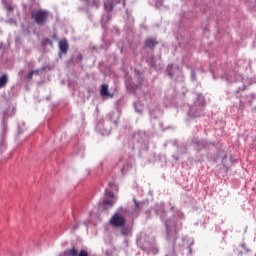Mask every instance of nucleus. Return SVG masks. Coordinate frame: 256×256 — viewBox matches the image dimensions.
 <instances>
[{"instance_id": "obj_2", "label": "nucleus", "mask_w": 256, "mask_h": 256, "mask_svg": "<svg viewBox=\"0 0 256 256\" xmlns=\"http://www.w3.org/2000/svg\"><path fill=\"white\" fill-rule=\"evenodd\" d=\"M32 19L37 23V25H45L47 23V18L49 17V12L43 9L34 10L31 12Z\"/></svg>"}, {"instance_id": "obj_12", "label": "nucleus", "mask_w": 256, "mask_h": 256, "mask_svg": "<svg viewBox=\"0 0 256 256\" xmlns=\"http://www.w3.org/2000/svg\"><path fill=\"white\" fill-rule=\"evenodd\" d=\"M134 211H141V203L134 199Z\"/></svg>"}, {"instance_id": "obj_16", "label": "nucleus", "mask_w": 256, "mask_h": 256, "mask_svg": "<svg viewBox=\"0 0 256 256\" xmlns=\"http://www.w3.org/2000/svg\"><path fill=\"white\" fill-rule=\"evenodd\" d=\"M93 5H95L96 7H99V0H94Z\"/></svg>"}, {"instance_id": "obj_7", "label": "nucleus", "mask_w": 256, "mask_h": 256, "mask_svg": "<svg viewBox=\"0 0 256 256\" xmlns=\"http://www.w3.org/2000/svg\"><path fill=\"white\" fill-rule=\"evenodd\" d=\"M9 83V78L7 77V74H4L0 77V89H3Z\"/></svg>"}, {"instance_id": "obj_5", "label": "nucleus", "mask_w": 256, "mask_h": 256, "mask_svg": "<svg viewBox=\"0 0 256 256\" xmlns=\"http://www.w3.org/2000/svg\"><path fill=\"white\" fill-rule=\"evenodd\" d=\"M100 95L101 97H109L110 99H113V94L109 93V85L102 84L100 89Z\"/></svg>"}, {"instance_id": "obj_1", "label": "nucleus", "mask_w": 256, "mask_h": 256, "mask_svg": "<svg viewBox=\"0 0 256 256\" xmlns=\"http://www.w3.org/2000/svg\"><path fill=\"white\" fill-rule=\"evenodd\" d=\"M109 224L115 229H119V227H125V225H127V218L125 217V214H123L122 208L111 216L109 219Z\"/></svg>"}, {"instance_id": "obj_3", "label": "nucleus", "mask_w": 256, "mask_h": 256, "mask_svg": "<svg viewBox=\"0 0 256 256\" xmlns=\"http://www.w3.org/2000/svg\"><path fill=\"white\" fill-rule=\"evenodd\" d=\"M157 45H159V41H157L156 38H146L144 41V47H146V49H150V51H155V47H157Z\"/></svg>"}, {"instance_id": "obj_10", "label": "nucleus", "mask_w": 256, "mask_h": 256, "mask_svg": "<svg viewBox=\"0 0 256 256\" xmlns=\"http://www.w3.org/2000/svg\"><path fill=\"white\" fill-rule=\"evenodd\" d=\"M104 9H106V11H113V2H105Z\"/></svg>"}, {"instance_id": "obj_19", "label": "nucleus", "mask_w": 256, "mask_h": 256, "mask_svg": "<svg viewBox=\"0 0 256 256\" xmlns=\"http://www.w3.org/2000/svg\"><path fill=\"white\" fill-rule=\"evenodd\" d=\"M4 119H5V114H4Z\"/></svg>"}, {"instance_id": "obj_15", "label": "nucleus", "mask_w": 256, "mask_h": 256, "mask_svg": "<svg viewBox=\"0 0 256 256\" xmlns=\"http://www.w3.org/2000/svg\"><path fill=\"white\" fill-rule=\"evenodd\" d=\"M6 9H7V11H13L14 8H13V6H11V5H7V6H6Z\"/></svg>"}, {"instance_id": "obj_18", "label": "nucleus", "mask_w": 256, "mask_h": 256, "mask_svg": "<svg viewBox=\"0 0 256 256\" xmlns=\"http://www.w3.org/2000/svg\"><path fill=\"white\" fill-rule=\"evenodd\" d=\"M86 1V3H88L89 5H91V0H84Z\"/></svg>"}, {"instance_id": "obj_13", "label": "nucleus", "mask_w": 256, "mask_h": 256, "mask_svg": "<svg viewBox=\"0 0 256 256\" xmlns=\"http://www.w3.org/2000/svg\"><path fill=\"white\" fill-rule=\"evenodd\" d=\"M167 72L170 77H173V65L172 64L167 66Z\"/></svg>"}, {"instance_id": "obj_14", "label": "nucleus", "mask_w": 256, "mask_h": 256, "mask_svg": "<svg viewBox=\"0 0 256 256\" xmlns=\"http://www.w3.org/2000/svg\"><path fill=\"white\" fill-rule=\"evenodd\" d=\"M27 79H33V72L30 71L27 75Z\"/></svg>"}, {"instance_id": "obj_9", "label": "nucleus", "mask_w": 256, "mask_h": 256, "mask_svg": "<svg viewBox=\"0 0 256 256\" xmlns=\"http://www.w3.org/2000/svg\"><path fill=\"white\" fill-rule=\"evenodd\" d=\"M102 205H104L105 207H113V205H115V201L107 200V198H104Z\"/></svg>"}, {"instance_id": "obj_4", "label": "nucleus", "mask_w": 256, "mask_h": 256, "mask_svg": "<svg viewBox=\"0 0 256 256\" xmlns=\"http://www.w3.org/2000/svg\"><path fill=\"white\" fill-rule=\"evenodd\" d=\"M64 255H67V256H89V252H87V250H81L79 253L77 251V248L73 247L70 250L65 251Z\"/></svg>"}, {"instance_id": "obj_17", "label": "nucleus", "mask_w": 256, "mask_h": 256, "mask_svg": "<svg viewBox=\"0 0 256 256\" xmlns=\"http://www.w3.org/2000/svg\"><path fill=\"white\" fill-rule=\"evenodd\" d=\"M33 75H39L40 71L39 70H32Z\"/></svg>"}, {"instance_id": "obj_8", "label": "nucleus", "mask_w": 256, "mask_h": 256, "mask_svg": "<svg viewBox=\"0 0 256 256\" xmlns=\"http://www.w3.org/2000/svg\"><path fill=\"white\" fill-rule=\"evenodd\" d=\"M118 229H121V234L124 236V237H127L129 235H131V229L127 228V227H119Z\"/></svg>"}, {"instance_id": "obj_6", "label": "nucleus", "mask_w": 256, "mask_h": 256, "mask_svg": "<svg viewBox=\"0 0 256 256\" xmlns=\"http://www.w3.org/2000/svg\"><path fill=\"white\" fill-rule=\"evenodd\" d=\"M59 49L60 53L66 55V53L69 51V42H67V39H62L59 41Z\"/></svg>"}, {"instance_id": "obj_11", "label": "nucleus", "mask_w": 256, "mask_h": 256, "mask_svg": "<svg viewBox=\"0 0 256 256\" xmlns=\"http://www.w3.org/2000/svg\"><path fill=\"white\" fill-rule=\"evenodd\" d=\"M105 197H109L110 199H115V193L111 190H106Z\"/></svg>"}]
</instances>
